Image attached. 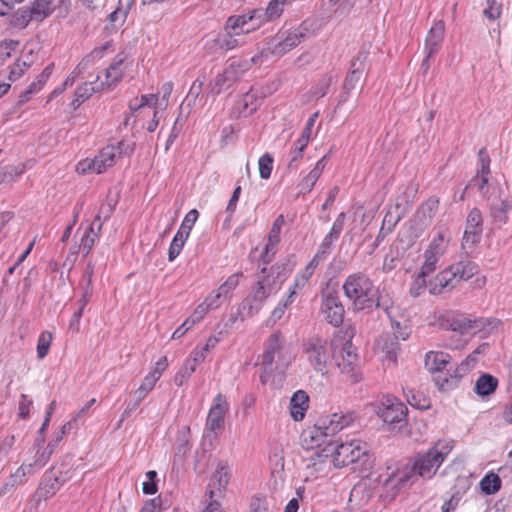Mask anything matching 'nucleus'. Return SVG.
Listing matches in <instances>:
<instances>
[{
  "mask_svg": "<svg viewBox=\"0 0 512 512\" xmlns=\"http://www.w3.org/2000/svg\"><path fill=\"white\" fill-rule=\"evenodd\" d=\"M462 377L460 373H457V369L451 365L445 370L437 372L434 381L439 390L449 391L457 387Z\"/></svg>",
  "mask_w": 512,
  "mask_h": 512,
  "instance_id": "obj_21",
  "label": "nucleus"
},
{
  "mask_svg": "<svg viewBox=\"0 0 512 512\" xmlns=\"http://www.w3.org/2000/svg\"><path fill=\"white\" fill-rule=\"evenodd\" d=\"M407 407L396 398L386 397L377 407V414L388 424L406 422Z\"/></svg>",
  "mask_w": 512,
  "mask_h": 512,
  "instance_id": "obj_12",
  "label": "nucleus"
},
{
  "mask_svg": "<svg viewBox=\"0 0 512 512\" xmlns=\"http://www.w3.org/2000/svg\"><path fill=\"white\" fill-rule=\"evenodd\" d=\"M198 216H199V213H198V211L196 209L190 210L186 214V216H185V218H184V220H183V222H182V224H181V226H180V228H179L177 233H180L183 237L188 238L194 223L198 219Z\"/></svg>",
  "mask_w": 512,
  "mask_h": 512,
  "instance_id": "obj_48",
  "label": "nucleus"
},
{
  "mask_svg": "<svg viewBox=\"0 0 512 512\" xmlns=\"http://www.w3.org/2000/svg\"><path fill=\"white\" fill-rule=\"evenodd\" d=\"M257 14H261V12H254L253 10L248 14L230 16L225 23L224 30L235 33L238 36L248 34L258 26L256 23L253 26H249L250 22L257 21Z\"/></svg>",
  "mask_w": 512,
  "mask_h": 512,
  "instance_id": "obj_16",
  "label": "nucleus"
},
{
  "mask_svg": "<svg viewBox=\"0 0 512 512\" xmlns=\"http://www.w3.org/2000/svg\"><path fill=\"white\" fill-rule=\"evenodd\" d=\"M356 418L355 412H347L346 414L334 413L325 418H321L315 426L314 431L311 432L310 438L313 444L320 446V436H330L342 430L344 427L350 425Z\"/></svg>",
  "mask_w": 512,
  "mask_h": 512,
  "instance_id": "obj_7",
  "label": "nucleus"
},
{
  "mask_svg": "<svg viewBox=\"0 0 512 512\" xmlns=\"http://www.w3.org/2000/svg\"><path fill=\"white\" fill-rule=\"evenodd\" d=\"M344 295L352 302L354 310H371L374 308L378 288L363 272L353 273L343 283Z\"/></svg>",
  "mask_w": 512,
  "mask_h": 512,
  "instance_id": "obj_3",
  "label": "nucleus"
},
{
  "mask_svg": "<svg viewBox=\"0 0 512 512\" xmlns=\"http://www.w3.org/2000/svg\"><path fill=\"white\" fill-rule=\"evenodd\" d=\"M273 292V284L266 283L265 280H258L256 287L247 298V302L250 303V310L254 308L258 310L263 301Z\"/></svg>",
  "mask_w": 512,
  "mask_h": 512,
  "instance_id": "obj_27",
  "label": "nucleus"
},
{
  "mask_svg": "<svg viewBox=\"0 0 512 512\" xmlns=\"http://www.w3.org/2000/svg\"><path fill=\"white\" fill-rule=\"evenodd\" d=\"M336 240L332 235L327 234L323 239L317 253L314 255L319 260H324L329 253V250L332 246L333 241Z\"/></svg>",
  "mask_w": 512,
  "mask_h": 512,
  "instance_id": "obj_61",
  "label": "nucleus"
},
{
  "mask_svg": "<svg viewBox=\"0 0 512 512\" xmlns=\"http://www.w3.org/2000/svg\"><path fill=\"white\" fill-rule=\"evenodd\" d=\"M229 411V404L226 397L222 394H217L213 400L207 420L206 427L212 432L223 429L225 423V416Z\"/></svg>",
  "mask_w": 512,
  "mask_h": 512,
  "instance_id": "obj_15",
  "label": "nucleus"
},
{
  "mask_svg": "<svg viewBox=\"0 0 512 512\" xmlns=\"http://www.w3.org/2000/svg\"><path fill=\"white\" fill-rule=\"evenodd\" d=\"M325 457L332 456L334 466L341 468L350 464L357 465L354 469L369 470L373 459L369 454L366 443L361 440L334 443L329 442L322 450Z\"/></svg>",
  "mask_w": 512,
  "mask_h": 512,
  "instance_id": "obj_2",
  "label": "nucleus"
},
{
  "mask_svg": "<svg viewBox=\"0 0 512 512\" xmlns=\"http://www.w3.org/2000/svg\"><path fill=\"white\" fill-rule=\"evenodd\" d=\"M332 83V77L329 75L323 76L318 83L315 85V87L312 90L313 95H315L317 98L324 97Z\"/></svg>",
  "mask_w": 512,
  "mask_h": 512,
  "instance_id": "obj_55",
  "label": "nucleus"
},
{
  "mask_svg": "<svg viewBox=\"0 0 512 512\" xmlns=\"http://www.w3.org/2000/svg\"><path fill=\"white\" fill-rule=\"evenodd\" d=\"M280 233V228H277L275 226L271 227L268 234V243L265 246L264 252L261 255V259L264 264H268L269 262H271L272 256L270 255V252L280 242Z\"/></svg>",
  "mask_w": 512,
  "mask_h": 512,
  "instance_id": "obj_38",
  "label": "nucleus"
},
{
  "mask_svg": "<svg viewBox=\"0 0 512 512\" xmlns=\"http://www.w3.org/2000/svg\"><path fill=\"white\" fill-rule=\"evenodd\" d=\"M333 360L342 374L352 383L360 381L358 372V355L351 341H346L343 346L333 353Z\"/></svg>",
  "mask_w": 512,
  "mask_h": 512,
  "instance_id": "obj_9",
  "label": "nucleus"
},
{
  "mask_svg": "<svg viewBox=\"0 0 512 512\" xmlns=\"http://www.w3.org/2000/svg\"><path fill=\"white\" fill-rule=\"evenodd\" d=\"M399 338L393 333H384L378 339V346L385 352L391 361H396L400 349Z\"/></svg>",
  "mask_w": 512,
  "mask_h": 512,
  "instance_id": "obj_31",
  "label": "nucleus"
},
{
  "mask_svg": "<svg viewBox=\"0 0 512 512\" xmlns=\"http://www.w3.org/2000/svg\"><path fill=\"white\" fill-rule=\"evenodd\" d=\"M452 446L447 441H438L426 452L415 454L402 468L393 471L383 486L394 498L400 490L412 486L418 478L430 480L450 453Z\"/></svg>",
  "mask_w": 512,
  "mask_h": 512,
  "instance_id": "obj_1",
  "label": "nucleus"
},
{
  "mask_svg": "<svg viewBox=\"0 0 512 512\" xmlns=\"http://www.w3.org/2000/svg\"><path fill=\"white\" fill-rule=\"evenodd\" d=\"M124 143L119 142L115 145H108L104 147L97 156L94 158V164L96 165V173L101 174L107 168L112 167L115 164L117 157H121L123 153H127V150H123Z\"/></svg>",
  "mask_w": 512,
  "mask_h": 512,
  "instance_id": "obj_18",
  "label": "nucleus"
},
{
  "mask_svg": "<svg viewBox=\"0 0 512 512\" xmlns=\"http://www.w3.org/2000/svg\"><path fill=\"white\" fill-rule=\"evenodd\" d=\"M374 307L383 310L390 320H393L398 311V307H394L390 300H385L379 293L375 297Z\"/></svg>",
  "mask_w": 512,
  "mask_h": 512,
  "instance_id": "obj_50",
  "label": "nucleus"
},
{
  "mask_svg": "<svg viewBox=\"0 0 512 512\" xmlns=\"http://www.w3.org/2000/svg\"><path fill=\"white\" fill-rule=\"evenodd\" d=\"M133 2H134V0H119V7H117L109 15L110 22L111 23L120 22L121 24L124 23Z\"/></svg>",
  "mask_w": 512,
  "mask_h": 512,
  "instance_id": "obj_41",
  "label": "nucleus"
},
{
  "mask_svg": "<svg viewBox=\"0 0 512 512\" xmlns=\"http://www.w3.org/2000/svg\"><path fill=\"white\" fill-rule=\"evenodd\" d=\"M480 488L486 495L495 494L501 488V479L497 474L490 472L480 481Z\"/></svg>",
  "mask_w": 512,
  "mask_h": 512,
  "instance_id": "obj_37",
  "label": "nucleus"
},
{
  "mask_svg": "<svg viewBox=\"0 0 512 512\" xmlns=\"http://www.w3.org/2000/svg\"><path fill=\"white\" fill-rule=\"evenodd\" d=\"M52 338V333L49 331H44L39 335L37 342V357L39 359H43L48 354Z\"/></svg>",
  "mask_w": 512,
  "mask_h": 512,
  "instance_id": "obj_46",
  "label": "nucleus"
},
{
  "mask_svg": "<svg viewBox=\"0 0 512 512\" xmlns=\"http://www.w3.org/2000/svg\"><path fill=\"white\" fill-rule=\"evenodd\" d=\"M96 89L92 83H84L79 86L75 91V98L71 102L73 109L76 110L85 100L95 93Z\"/></svg>",
  "mask_w": 512,
  "mask_h": 512,
  "instance_id": "obj_40",
  "label": "nucleus"
},
{
  "mask_svg": "<svg viewBox=\"0 0 512 512\" xmlns=\"http://www.w3.org/2000/svg\"><path fill=\"white\" fill-rule=\"evenodd\" d=\"M321 310L325 315L328 323L338 327L343 323L344 319V306L341 303L339 296L336 292H327L322 296Z\"/></svg>",
  "mask_w": 512,
  "mask_h": 512,
  "instance_id": "obj_14",
  "label": "nucleus"
},
{
  "mask_svg": "<svg viewBox=\"0 0 512 512\" xmlns=\"http://www.w3.org/2000/svg\"><path fill=\"white\" fill-rule=\"evenodd\" d=\"M34 20L33 15L28 9L18 10L11 17L10 23L19 29H23L28 26V24Z\"/></svg>",
  "mask_w": 512,
  "mask_h": 512,
  "instance_id": "obj_44",
  "label": "nucleus"
},
{
  "mask_svg": "<svg viewBox=\"0 0 512 512\" xmlns=\"http://www.w3.org/2000/svg\"><path fill=\"white\" fill-rule=\"evenodd\" d=\"M239 36L230 31L224 30L213 39V45L222 51H230L239 47L243 42L239 40Z\"/></svg>",
  "mask_w": 512,
  "mask_h": 512,
  "instance_id": "obj_32",
  "label": "nucleus"
},
{
  "mask_svg": "<svg viewBox=\"0 0 512 512\" xmlns=\"http://www.w3.org/2000/svg\"><path fill=\"white\" fill-rule=\"evenodd\" d=\"M61 440L62 436H55V438L48 444V446L40 454L36 456L34 460V465L38 468L43 467L47 463L50 456L54 452L55 447Z\"/></svg>",
  "mask_w": 512,
  "mask_h": 512,
  "instance_id": "obj_42",
  "label": "nucleus"
},
{
  "mask_svg": "<svg viewBox=\"0 0 512 512\" xmlns=\"http://www.w3.org/2000/svg\"><path fill=\"white\" fill-rule=\"evenodd\" d=\"M367 59L368 53L366 51H360L351 60L349 72L342 84L343 92L340 95L338 105L343 104L348 100L351 91L355 89L363 79L366 71Z\"/></svg>",
  "mask_w": 512,
  "mask_h": 512,
  "instance_id": "obj_10",
  "label": "nucleus"
},
{
  "mask_svg": "<svg viewBox=\"0 0 512 512\" xmlns=\"http://www.w3.org/2000/svg\"><path fill=\"white\" fill-rule=\"evenodd\" d=\"M284 338L283 336L275 332L269 336L266 343L265 352L262 355L261 365L263 368H269L272 366L275 355H278V359H281V351L283 349Z\"/></svg>",
  "mask_w": 512,
  "mask_h": 512,
  "instance_id": "obj_20",
  "label": "nucleus"
},
{
  "mask_svg": "<svg viewBox=\"0 0 512 512\" xmlns=\"http://www.w3.org/2000/svg\"><path fill=\"white\" fill-rule=\"evenodd\" d=\"M451 357L449 354L445 352H434L430 351L425 356V366L426 368L434 373H437L441 370H445L446 368L451 366Z\"/></svg>",
  "mask_w": 512,
  "mask_h": 512,
  "instance_id": "obj_28",
  "label": "nucleus"
},
{
  "mask_svg": "<svg viewBox=\"0 0 512 512\" xmlns=\"http://www.w3.org/2000/svg\"><path fill=\"white\" fill-rule=\"evenodd\" d=\"M424 256H425V261L421 267L420 273L428 276L429 274L434 272V270L436 269V263L438 261L439 255L425 251Z\"/></svg>",
  "mask_w": 512,
  "mask_h": 512,
  "instance_id": "obj_54",
  "label": "nucleus"
},
{
  "mask_svg": "<svg viewBox=\"0 0 512 512\" xmlns=\"http://www.w3.org/2000/svg\"><path fill=\"white\" fill-rule=\"evenodd\" d=\"M288 0H271L265 10L256 9L254 12H261V14H257V22L256 25H260V23L264 20H274L281 16L284 10V6L286 5Z\"/></svg>",
  "mask_w": 512,
  "mask_h": 512,
  "instance_id": "obj_29",
  "label": "nucleus"
},
{
  "mask_svg": "<svg viewBox=\"0 0 512 512\" xmlns=\"http://www.w3.org/2000/svg\"><path fill=\"white\" fill-rule=\"evenodd\" d=\"M512 209V193H506L498 202L491 204V216L500 227L507 223L508 212Z\"/></svg>",
  "mask_w": 512,
  "mask_h": 512,
  "instance_id": "obj_22",
  "label": "nucleus"
},
{
  "mask_svg": "<svg viewBox=\"0 0 512 512\" xmlns=\"http://www.w3.org/2000/svg\"><path fill=\"white\" fill-rule=\"evenodd\" d=\"M209 311L210 309L202 302L196 307L192 315L186 319V324H189V327H193L200 322Z\"/></svg>",
  "mask_w": 512,
  "mask_h": 512,
  "instance_id": "obj_56",
  "label": "nucleus"
},
{
  "mask_svg": "<svg viewBox=\"0 0 512 512\" xmlns=\"http://www.w3.org/2000/svg\"><path fill=\"white\" fill-rule=\"evenodd\" d=\"M402 206L400 203H396L394 206H391L387 213L384 216L382 226L387 228V231H393L395 226L403 217V212L401 210Z\"/></svg>",
  "mask_w": 512,
  "mask_h": 512,
  "instance_id": "obj_36",
  "label": "nucleus"
},
{
  "mask_svg": "<svg viewBox=\"0 0 512 512\" xmlns=\"http://www.w3.org/2000/svg\"><path fill=\"white\" fill-rule=\"evenodd\" d=\"M257 58V56H254L250 60H233L224 69V71L218 74L213 82L210 83L211 92L219 94L222 90L229 88L251 68V66L257 61Z\"/></svg>",
  "mask_w": 512,
  "mask_h": 512,
  "instance_id": "obj_6",
  "label": "nucleus"
},
{
  "mask_svg": "<svg viewBox=\"0 0 512 512\" xmlns=\"http://www.w3.org/2000/svg\"><path fill=\"white\" fill-rule=\"evenodd\" d=\"M500 323L495 318H471L462 313H453L445 319V327L448 330L458 332L460 334L477 333L487 329H494Z\"/></svg>",
  "mask_w": 512,
  "mask_h": 512,
  "instance_id": "obj_5",
  "label": "nucleus"
},
{
  "mask_svg": "<svg viewBox=\"0 0 512 512\" xmlns=\"http://www.w3.org/2000/svg\"><path fill=\"white\" fill-rule=\"evenodd\" d=\"M438 205V198L430 197L416 210L411 224V229L416 235L422 233L431 224Z\"/></svg>",
  "mask_w": 512,
  "mask_h": 512,
  "instance_id": "obj_13",
  "label": "nucleus"
},
{
  "mask_svg": "<svg viewBox=\"0 0 512 512\" xmlns=\"http://www.w3.org/2000/svg\"><path fill=\"white\" fill-rule=\"evenodd\" d=\"M483 218L481 211L478 208H473L467 217L466 228L464 231L463 241L466 244H477L482 235Z\"/></svg>",
  "mask_w": 512,
  "mask_h": 512,
  "instance_id": "obj_17",
  "label": "nucleus"
},
{
  "mask_svg": "<svg viewBox=\"0 0 512 512\" xmlns=\"http://www.w3.org/2000/svg\"><path fill=\"white\" fill-rule=\"evenodd\" d=\"M259 174L262 179H268L273 169V158L269 153L263 154L258 160Z\"/></svg>",
  "mask_w": 512,
  "mask_h": 512,
  "instance_id": "obj_49",
  "label": "nucleus"
},
{
  "mask_svg": "<svg viewBox=\"0 0 512 512\" xmlns=\"http://www.w3.org/2000/svg\"><path fill=\"white\" fill-rule=\"evenodd\" d=\"M483 14L489 20H496L501 15V4L496 0H487V7L484 9Z\"/></svg>",
  "mask_w": 512,
  "mask_h": 512,
  "instance_id": "obj_58",
  "label": "nucleus"
},
{
  "mask_svg": "<svg viewBox=\"0 0 512 512\" xmlns=\"http://www.w3.org/2000/svg\"><path fill=\"white\" fill-rule=\"evenodd\" d=\"M29 67V63L26 61L17 60L14 65L10 68L8 79L9 81H15L19 79Z\"/></svg>",
  "mask_w": 512,
  "mask_h": 512,
  "instance_id": "obj_60",
  "label": "nucleus"
},
{
  "mask_svg": "<svg viewBox=\"0 0 512 512\" xmlns=\"http://www.w3.org/2000/svg\"><path fill=\"white\" fill-rule=\"evenodd\" d=\"M251 512H268V504L266 497L255 495L250 503Z\"/></svg>",
  "mask_w": 512,
  "mask_h": 512,
  "instance_id": "obj_62",
  "label": "nucleus"
},
{
  "mask_svg": "<svg viewBox=\"0 0 512 512\" xmlns=\"http://www.w3.org/2000/svg\"><path fill=\"white\" fill-rule=\"evenodd\" d=\"M309 407V396L303 390L296 391L290 399V414L295 421H301Z\"/></svg>",
  "mask_w": 512,
  "mask_h": 512,
  "instance_id": "obj_24",
  "label": "nucleus"
},
{
  "mask_svg": "<svg viewBox=\"0 0 512 512\" xmlns=\"http://www.w3.org/2000/svg\"><path fill=\"white\" fill-rule=\"evenodd\" d=\"M306 37V34L300 29L279 31L266 44L263 53L271 54L276 57H282L287 52L298 46Z\"/></svg>",
  "mask_w": 512,
  "mask_h": 512,
  "instance_id": "obj_8",
  "label": "nucleus"
},
{
  "mask_svg": "<svg viewBox=\"0 0 512 512\" xmlns=\"http://www.w3.org/2000/svg\"><path fill=\"white\" fill-rule=\"evenodd\" d=\"M186 240L187 238L183 237L180 233H176L168 250L169 261H173L180 254Z\"/></svg>",
  "mask_w": 512,
  "mask_h": 512,
  "instance_id": "obj_51",
  "label": "nucleus"
},
{
  "mask_svg": "<svg viewBox=\"0 0 512 512\" xmlns=\"http://www.w3.org/2000/svg\"><path fill=\"white\" fill-rule=\"evenodd\" d=\"M258 280H265L266 283L273 284L274 291L280 288L281 284L285 281L286 275L280 271L279 266H273L270 269V274H267V268L262 267L257 275Z\"/></svg>",
  "mask_w": 512,
  "mask_h": 512,
  "instance_id": "obj_35",
  "label": "nucleus"
},
{
  "mask_svg": "<svg viewBox=\"0 0 512 512\" xmlns=\"http://www.w3.org/2000/svg\"><path fill=\"white\" fill-rule=\"evenodd\" d=\"M449 270L453 274V280L455 282V285L462 281V280H468L473 275H475L478 272V265L473 261H460L455 264H452L449 267Z\"/></svg>",
  "mask_w": 512,
  "mask_h": 512,
  "instance_id": "obj_26",
  "label": "nucleus"
},
{
  "mask_svg": "<svg viewBox=\"0 0 512 512\" xmlns=\"http://www.w3.org/2000/svg\"><path fill=\"white\" fill-rule=\"evenodd\" d=\"M229 482V472L228 467L225 465H219L217 471L212 476L210 480V484L206 494L210 499H213L215 490L217 489L219 492L224 490Z\"/></svg>",
  "mask_w": 512,
  "mask_h": 512,
  "instance_id": "obj_30",
  "label": "nucleus"
},
{
  "mask_svg": "<svg viewBox=\"0 0 512 512\" xmlns=\"http://www.w3.org/2000/svg\"><path fill=\"white\" fill-rule=\"evenodd\" d=\"M48 5L45 0H35L28 10L33 15L34 20L42 21L49 14Z\"/></svg>",
  "mask_w": 512,
  "mask_h": 512,
  "instance_id": "obj_47",
  "label": "nucleus"
},
{
  "mask_svg": "<svg viewBox=\"0 0 512 512\" xmlns=\"http://www.w3.org/2000/svg\"><path fill=\"white\" fill-rule=\"evenodd\" d=\"M226 298V296L219 290L217 289L216 291H214L212 294H210L209 296H207L205 298V300L203 301V303L210 309H216L218 308L223 300Z\"/></svg>",
  "mask_w": 512,
  "mask_h": 512,
  "instance_id": "obj_59",
  "label": "nucleus"
},
{
  "mask_svg": "<svg viewBox=\"0 0 512 512\" xmlns=\"http://www.w3.org/2000/svg\"><path fill=\"white\" fill-rule=\"evenodd\" d=\"M402 320H397L396 315L393 317L391 321V326L394 329V335L397 336L401 340H406L411 333L410 326L408 325V320L402 317Z\"/></svg>",
  "mask_w": 512,
  "mask_h": 512,
  "instance_id": "obj_43",
  "label": "nucleus"
},
{
  "mask_svg": "<svg viewBox=\"0 0 512 512\" xmlns=\"http://www.w3.org/2000/svg\"><path fill=\"white\" fill-rule=\"evenodd\" d=\"M125 57L121 54H118L113 62L108 66L105 70V84L107 86H111L113 84L118 83L124 76V71L122 69V65L124 63Z\"/></svg>",
  "mask_w": 512,
  "mask_h": 512,
  "instance_id": "obj_34",
  "label": "nucleus"
},
{
  "mask_svg": "<svg viewBox=\"0 0 512 512\" xmlns=\"http://www.w3.org/2000/svg\"><path fill=\"white\" fill-rule=\"evenodd\" d=\"M193 364L194 363L192 361L185 360L184 364L179 369V371L175 374V377H174V383L177 386H179V387L182 386L191 377V375L195 372L196 368L193 367Z\"/></svg>",
  "mask_w": 512,
  "mask_h": 512,
  "instance_id": "obj_45",
  "label": "nucleus"
},
{
  "mask_svg": "<svg viewBox=\"0 0 512 512\" xmlns=\"http://www.w3.org/2000/svg\"><path fill=\"white\" fill-rule=\"evenodd\" d=\"M73 471L71 468H66L64 464L59 467L52 468L44 475L41 481L38 494L40 498H50L56 494L60 487L72 478Z\"/></svg>",
  "mask_w": 512,
  "mask_h": 512,
  "instance_id": "obj_11",
  "label": "nucleus"
},
{
  "mask_svg": "<svg viewBox=\"0 0 512 512\" xmlns=\"http://www.w3.org/2000/svg\"><path fill=\"white\" fill-rule=\"evenodd\" d=\"M479 162L480 170L470 181V186H478L479 191L483 193L485 186L488 184V175L490 173V158L485 149L479 151Z\"/></svg>",
  "mask_w": 512,
  "mask_h": 512,
  "instance_id": "obj_25",
  "label": "nucleus"
},
{
  "mask_svg": "<svg viewBox=\"0 0 512 512\" xmlns=\"http://www.w3.org/2000/svg\"><path fill=\"white\" fill-rule=\"evenodd\" d=\"M303 349L314 370L326 375L336 346L333 343H328L326 339L314 336L304 343Z\"/></svg>",
  "mask_w": 512,
  "mask_h": 512,
  "instance_id": "obj_4",
  "label": "nucleus"
},
{
  "mask_svg": "<svg viewBox=\"0 0 512 512\" xmlns=\"http://www.w3.org/2000/svg\"><path fill=\"white\" fill-rule=\"evenodd\" d=\"M320 175L317 174V171L311 170L306 177H304L298 184L299 193L306 194L310 192Z\"/></svg>",
  "mask_w": 512,
  "mask_h": 512,
  "instance_id": "obj_52",
  "label": "nucleus"
},
{
  "mask_svg": "<svg viewBox=\"0 0 512 512\" xmlns=\"http://www.w3.org/2000/svg\"><path fill=\"white\" fill-rule=\"evenodd\" d=\"M476 362L477 357L473 353L469 354L459 366L455 367L457 369V373L464 376L474 367Z\"/></svg>",
  "mask_w": 512,
  "mask_h": 512,
  "instance_id": "obj_64",
  "label": "nucleus"
},
{
  "mask_svg": "<svg viewBox=\"0 0 512 512\" xmlns=\"http://www.w3.org/2000/svg\"><path fill=\"white\" fill-rule=\"evenodd\" d=\"M241 276L242 272L232 274L218 289L227 297V295L238 286Z\"/></svg>",
  "mask_w": 512,
  "mask_h": 512,
  "instance_id": "obj_57",
  "label": "nucleus"
},
{
  "mask_svg": "<svg viewBox=\"0 0 512 512\" xmlns=\"http://www.w3.org/2000/svg\"><path fill=\"white\" fill-rule=\"evenodd\" d=\"M405 393L407 402L414 408L425 410L430 407V399L425 397L422 393L415 392L408 389Z\"/></svg>",
  "mask_w": 512,
  "mask_h": 512,
  "instance_id": "obj_39",
  "label": "nucleus"
},
{
  "mask_svg": "<svg viewBox=\"0 0 512 512\" xmlns=\"http://www.w3.org/2000/svg\"><path fill=\"white\" fill-rule=\"evenodd\" d=\"M444 34L445 23L442 20L435 21L425 39L424 52L428 57H432L440 50Z\"/></svg>",
  "mask_w": 512,
  "mask_h": 512,
  "instance_id": "obj_19",
  "label": "nucleus"
},
{
  "mask_svg": "<svg viewBox=\"0 0 512 512\" xmlns=\"http://www.w3.org/2000/svg\"><path fill=\"white\" fill-rule=\"evenodd\" d=\"M453 274L449 268L440 272L433 280L428 283L430 294L439 295L446 291H450L456 287L453 280Z\"/></svg>",
  "mask_w": 512,
  "mask_h": 512,
  "instance_id": "obj_23",
  "label": "nucleus"
},
{
  "mask_svg": "<svg viewBox=\"0 0 512 512\" xmlns=\"http://www.w3.org/2000/svg\"><path fill=\"white\" fill-rule=\"evenodd\" d=\"M498 387V379L491 374H482L475 383L474 391L481 397L493 394Z\"/></svg>",
  "mask_w": 512,
  "mask_h": 512,
  "instance_id": "obj_33",
  "label": "nucleus"
},
{
  "mask_svg": "<svg viewBox=\"0 0 512 512\" xmlns=\"http://www.w3.org/2000/svg\"><path fill=\"white\" fill-rule=\"evenodd\" d=\"M426 275L419 273L410 285L409 293L413 297L420 296L426 287H428L426 281Z\"/></svg>",
  "mask_w": 512,
  "mask_h": 512,
  "instance_id": "obj_53",
  "label": "nucleus"
},
{
  "mask_svg": "<svg viewBox=\"0 0 512 512\" xmlns=\"http://www.w3.org/2000/svg\"><path fill=\"white\" fill-rule=\"evenodd\" d=\"M156 382L152 377H145L141 385L137 390L134 391V394H139L140 397L146 398V396L153 390Z\"/></svg>",
  "mask_w": 512,
  "mask_h": 512,
  "instance_id": "obj_63",
  "label": "nucleus"
}]
</instances>
